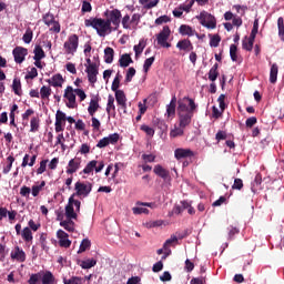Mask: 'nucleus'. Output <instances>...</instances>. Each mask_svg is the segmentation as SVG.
Returning a JSON list of instances; mask_svg holds the SVG:
<instances>
[{"label": "nucleus", "mask_w": 284, "mask_h": 284, "mask_svg": "<svg viewBox=\"0 0 284 284\" xmlns=\"http://www.w3.org/2000/svg\"><path fill=\"white\" fill-rule=\"evenodd\" d=\"M33 53L34 61H41V59H45V52L43 51V48H41V45H36Z\"/></svg>", "instance_id": "2f4dec72"}, {"label": "nucleus", "mask_w": 284, "mask_h": 284, "mask_svg": "<svg viewBox=\"0 0 284 284\" xmlns=\"http://www.w3.org/2000/svg\"><path fill=\"white\" fill-rule=\"evenodd\" d=\"M114 61V49L108 47L104 49V62L112 63Z\"/></svg>", "instance_id": "c756f323"}, {"label": "nucleus", "mask_w": 284, "mask_h": 284, "mask_svg": "<svg viewBox=\"0 0 284 284\" xmlns=\"http://www.w3.org/2000/svg\"><path fill=\"white\" fill-rule=\"evenodd\" d=\"M80 168H81V159L80 158L71 159L67 166V174H74L75 172H79Z\"/></svg>", "instance_id": "ddd939ff"}, {"label": "nucleus", "mask_w": 284, "mask_h": 284, "mask_svg": "<svg viewBox=\"0 0 284 284\" xmlns=\"http://www.w3.org/2000/svg\"><path fill=\"white\" fill-rule=\"evenodd\" d=\"M61 227H64L68 232H74V223L72 220L60 222Z\"/></svg>", "instance_id": "49530a36"}, {"label": "nucleus", "mask_w": 284, "mask_h": 284, "mask_svg": "<svg viewBox=\"0 0 284 284\" xmlns=\"http://www.w3.org/2000/svg\"><path fill=\"white\" fill-rule=\"evenodd\" d=\"M237 47L236 44H231L230 45V57L232 61H239V55L236 54L237 52Z\"/></svg>", "instance_id": "6e6d98bb"}, {"label": "nucleus", "mask_w": 284, "mask_h": 284, "mask_svg": "<svg viewBox=\"0 0 284 284\" xmlns=\"http://www.w3.org/2000/svg\"><path fill=\"white\" fill-rule=\"evenodd\" d=\"M64 99L68 100L67 108L74 110L77 108V94H74V89L72 87H67L64 90Z\"/></svg>", "instance_id": "1a4fd4ad"}, {"label": "nucleus", "mask_w": 284, "mask_h": 284, "mask_svg": "<svg viewBox=\"0 0 284 284\" xmlns=\"http://www.w3.org/2000/svg\"><path fill=\"white\" fill-rule=\"evenodd\" d=\"M105 138H106V141H108L109 145H116V143H119V139H121L119 133H112V134H109Z\"/></svg>", "instance_id": "c03bdc74"}, {"label": "nucleus", "mask_w": 284, "mask_h": 284, "mask_svg": "<svg viewBox=\"0 0 284 284\" xmlns=\"http://www.w3.org/2000/svg\"><path fill=\"white\" fill-rule=\"evenodd\" d=\"M119 85H121V73H116V75L112 82L111 90L113 92H119Z\"/></svg>", "instance_id": "de8ad7c7"}, {"label": "nucleus", "mask_w": 284, "mask_h": 284, "mask_svg": "<svg viewBox=\"0 0 284 284\" xmlns=\"http://www.w3.org/2000/svg\"><path fill=\"white\" fill-rule=\"evenodd\" d=\"M153 63H154V57L146 59L143 64V71L145 73L150 72V68H152Z\"/></svg>", "instance_id": "bf43d9fd"}, {"label": "nucleus", "mask_w": 284, "mask_h": 284, "mask_svg": "<svg viewBox=\"0 0 284 284\" xmlns=\"http://www.w3.org/2000/svg\"><path fill=\"white\" fill-rule=\"evenodd\" d=\"M39 243L44 252H49L50 246H48V234L41 233L39 237Z\"/></svg>", "instance_id": "f704fd0d"}, {"label": "nucleus", "mask_w": 284, "mask_h": 284, "mask_svg": "<svg viewBox=\"0 0 284 284\" xmlns=\"http://www.w3.org/2000/svg\"><path fill=\"white\" fill-rule=\"evenodd\" d=\"M43 23L50 28L52 23H54L57 20H54V14L48 12L42 17Z\"/></svg>", "instance_id": "37998d69"}, {"label": "nucleus", "mask_w": 284, "mask_h": 284, "mask_svg": "<svg viewBox=\"0 0 284 284\" xmlns=\"http://www.w3.org/2000/svg\"><path fill=\"white\" fill-rule=\"evenodd\" d=\"M21 236L23 239V241H26V243H30V241H32L33 236H32V230H30V227H24L21 232Z\"/></svg>", "instance_id": "58836bf2"}, {"label": "nucleus", "mask_w": 284, "mask_h": 284, "mask_svg": "<svg viewBox=\"0 0 284 284\" xmlns=\"http://www.w3.org/2000/svg\"><path fill=\"white\" fill-rule=\"evenodd\" d=\"M254 41L255 39L252 38H247L245 37L242 41V48L243 50H246V52H252L253 48H254Z\"/></svg>", "instance_id": "cd10ccee"}, {"label": "nucleus", "mask_w": 284, "mask_h": 284, "mask_svg": "<svg viewBox=\"0 0 284 284\" xmlns=\"http://www.w3.org/2000/svg\"><path fill=\"white\" fill-rule=\"evenodd\" d=\"M115 101L120 108H128V98H125L123 90L115 91Z\"/></svg>", "instance_id": "aec40b11"}, {"label": "nucleus", "mask_w": 284, "mask_h": 284, "mask_svg": "<svg viewBox=\"0 0 284 284\" xmlns=\"http://www.w3.org/2000/svg\"><path fill=\"white\" fill-rule=\"evenodd\" d=\"M142 161L144 163H154L156 161V155L154 154H142Z\"/></svg>", "instance_id": "052dcab7"}, {"label": "nucleus", "mask_w": 284, "mask_h": 284, "mask_svg": "<svg viewBox=\"0 0 284 284\" xmlns=\"http://www.w3.org/2000/svg\"><path fill=\"white\" fill-rule=\"evenodd\" d=\"M116 106L114 105V97L110 94L108 97V103H106V114L111 116H115Z\"/></svg>", "instance_id": "412c9836"}, {"label": "nucleus", "mask_w": 284, "mask_h": 284, "mask_svg": "<svg viewBox=\"0 0 284 284\" xmlns=\"http://www.w3.org/2000/svg\"><path fill=\"white\" fill-rule=\"evenodd\" d=\"M135 74H136V69H134V67L129 68L125 75V82L130 83L132 79H134Z\"/></svg>", "instance_id": "864d4df0"}, {"label": "nucleus", "mask_w": 284, "mask_h": 284, "mask_svg": "<svg viewBox=\"0 0 284 284\" xmlns=\"http://www.w3.org/2000/svg\"><path fill=\"white\" fill-rule=\"evenodd\" d=\"M174 156L178 161H181V159H192V156H194V151L190 149H176L174 151Z\"/></svg>", "instance_id": "2eb2a0df"}, {"label": "nucleus", "mask_w": 284, "mask_h": 284, "mask_svg": "<svg viewBox=\"0 0 284 284\" xmlns=\"http://www.w3.org/2000/svg\"><path fill=\"white\" fill-rule=\"evenodd\" d=\"M278 79V64L273 63L270 70V83H276Z\"/></svg>", "instance_id": "a878e982"}, {"label": "nucleus", "mask_w": 284, "mask_h": 284, "mask_svg": "<svg viewBox=\"0 0 284 284\" xmlns=\"http://www.w3.org/2000/svg\"><path fill=\"white\" fill-rule=\"evenodd\" d=\"M22 41L24 43H32V31L31 30L26 31V33L22 37Z\"/></svg>", "instance_id": "338daca9"}, {"label": "nucleus", "mask_w": 284, "mask_h": 284, "mask_svg": "<svg viewBox=\"0 0 284 284\" xmlns=\"http://www.w3.org/2000/svg\"><path fill=\"white\" fill-rule=\"evenodd\" d=\"M57 236L59 239L60 247H70V245H72V241H70L68 233L63 230H59L57 232Z\"/></svg>", "instance_id": "4468645a"}, {"label": "nucleus", "mask_w": 284, "mask_h": 284, "mask_svg": "<svg viewBox=\"0 0 284 284\" xmlns=\"http://www.w3.org/2000/svg\"><path fill=\"white\" fill-rule=\"evenodd\" d=\"M179 32L180 34H182V37H197L199 39V33L196 32V30L192 29V27L187 26V24H182L179 28Z\"/></svg>", "instance_id": "a211bd4d"}, {"label": "nucleus", "mask_w": 284, "mask_h": 284, "mask_svg": "<svg viewBox=\"0 0 284 284\" xmlns=\"http://www.w3.org/2000/svg\"><path fill=\"white\" fill-rule=\"evenodd\" d=\"M153 172L156 174V176L163 179V181H168L170 179V171H168V169L163 168L161 164H156L153 169Z\"/></svg>", "instance_id": "f3484780"}, {"label": "nucleus", "mask_w": 284, "mask_h": 284, "mask_svg": "<svg viewBox=\"0 0 284 284\" xmlns=\"http://www.w3.org/2000/svg\"><path fill=\"white\" fill-rule=\"evenodd\" d=\"M170 34H172L170 27L164 26L162 31L156 36L158 44L161 45L162 48H171L172 44L168 42V39H170Z\"/></svg>", "instance_id": "6e6552de"}, {"label": "nucleus", "mask_w": 284, "mask_h": 284, "mask_svg": "<svg viewBox=\"0 0 284 284\" xmlns=\"http://www.w3.org/2000/svg\"><path fill=\"white\" fill-rule=\"evenodd\" d=\"M54 274L50 271H40L30 275L28 284H54Z\"/></svg>", "instance_id": "f03ea898"}, {"label": "nucleus", "mask_w": 284, "mask_h": 284, "mask_svg": "<svg viewBox=\"0 0 284 284\" xmlns=\"http://www.w3.org/2000/svg\"><path fill=\"white\" fill-rule=\"evenodd\" d=\"M12 54L16 63H22L26 61V57H28V49L23 47H17L13 49Z\"/></svg>", "instance_id": "9b49d317"}, {"label": "nucleus", "mask_w": 284, "mask_h": 284, "mask_svg": "<svg viewBox=\"0 0 284 284\" xmlns=\"http://www.w3.org/2000/svg\"><path fill=\"white\" fill-rule=\"evenodd\" d=\"M7 161H8L9 164H7V165L3 168V170H2L3 174H10V170H12V163H14V156L9 155V156L7 158Z\"/></svg>", "instance_id": "3c124183"}, {"label": "nucleus", "mask_w": 284, "mask_h": 284, "mask_svg": "<svg viewBox=\"0 0 284 284\" xmlns=\"http://www.w3.org/2000/svg\"><path fill=\"white\" fill-rule=\"evenodd\" d=\"M41 120L39 116H33L30 120V132H39Z\"/></svg>", "instance_id": "473e14b6"}, {"label": "nucleus", "mask_w": 284, "mask_h": 284, "mask_svg": "<svg viewBox=\"0 0 284 284\" xmlns=\"http://www.w3.org/2000/svg\"><path fill=\"white\" fill-rule=\"evenodd\" d=\"M227 230H229V241H232L234 239V235L239 234L240 232L239 229L234 226H229Z\"/></svg>", "instance_id": "774afa93"}, {"label": "nucleus", "mask_w": 284, "mask_h": 284, "mask_svg": "<svg viewBox=\"0 0 284 284\" xmlns=\"http://www.w3.org/2000/svg\"><path fill=\"white\" fill-rule=\"evenodd\" d=\"M146 42L145 40H140L139 44H135L133 47V50L135 52V57H139V54H143V50H145Z\"/></svg>", "instance_id": "ea45409f"}, {"label": "nucleus", "mask_w": 284, "mask_h": 284, "mask_svg": "<svg viewBox=\"0 0 284 284\" xmlns=\"http://www.w3.org/2000/svg\"><path fill=\"white\" fill-rule=\"evenodd\" d=\"M209 79L214 83L219 79V63H215L209 71Z\"/></svg>", "instance_id": "72a5a7b5"}, {"label": "nucleus", "mask_w": 284, "mask_h": 284, "mask_svg": "<svg viewBox=\"0 0 284 284\" xmlns=\"http://www.w3.org/2000/svg\"><path fill=\"white\" fill-rule=\"evenodd\" d=\"M11 260L17 261L18 263H26V251L19 246H14V248L10 253Z\"/></svg>", "instance_id": "9d476101"}, {"label": "nucleus", "mask_w": 284, "mask_h": 284, "mask_svg": "<svg viewBox=\"0 0 284 284\" xmlns=\"http://www.w3.org/2000/svg\"><path fill=\"white\" fill-rule=\"evenodd\" d=\"M81 12H92V4L90 3V1H82Z\"/></svg>", "instance_id": "e2e57ef3"}, {"label": "nucleus", "mask_w": 284, "mask_h": 284, "mask_svg": "<svg viewBox=\"0 0 284 284\" xmlns=\"http://www.w3.org/2000/svg\"><path fill=\"white\" fill-rule=\"evenodd\" d=\"M184 130H185V128L184 126H180V124H179V126H175L174 129L171 130L170 136L172 139H176V136H183V134L185 132Z\"/></svg>", "instance_id": "c9c22d12"}, {"label": "nucleus", "mask_w": 284, "mask_h": 284, "mask_svg": "<svg viewBox=\"0 0 284 284\" xmlns=\"http://www.w3.org/2000/svg\"><path fill=\"white\" fill-rule=\"evenodd\" d=\"M12 90H13L14 94H17L18 97H21V81L20 80L13 79Z\"/></svg>", "instance_id": "8fccbe9b"}, {"label": "nucleus", "mask_w": 284, "mask_h": 284, "mask_svg": "<svg viewBox=\"0 0 284 284\" xmlns=\"http://www.w3.org/2000/svg\"><path fill=\"white\" fill-rule=\"evenodd\" d=\"M65 216L69 220L77 219V212H74V206L72 205V197H69L65 206Z\"/></svg>", "instance_id": "4be33fe9"}, {"label": "nucleus", "mask_w": 284, "mask_h": 284, "mask_svg": "<svg viewBox=\"0 0 284 284\" xmlns=\"http://www.w3.org/2000/svg\"><path fill=\"white\" fill-rule=\"evenodd\" d=\"M277 31H278L277 34H278L281 41H284V19H283V17H280L277 19Z\"/></svg>", "instance_id": "4c0bfd02"}, {"label": "nucleus", "mask_w": 284, "mask_h": 284, "mask_svg": "<svg viewBox=\"0 0 284 284\" xmlns=\"http://www.w3.org/2000/svg\"><path fill=\"white\" fill-rule=\"evenodd\" d=\"M176 48H179V50H184L185 52H190V50H194L192 42L187 39L179 41L176 44Z\"/></svg>", "instance_id": "5701e85b"}, {"label": "nucleus", "mask_w": 284, "mask_h": 284, "mask_svg": "<svg viewBox=\"0 0 284 284\" xmlns=\"http://www.w3.org/2000/svg\"><path fill=\"white\" fill-rule=\"evenodd\" d=\"M197 19L200 20L201 26L207 28L209 30H214V28H216V18H214L212 13L202 11Z\"/></svg>", "instance_id": "423d86ee"}, {"label": "nucleus", "mask_w": 284, "mask_h": 284, "mask_svg": "<svg viewBox=\"0 0 284 284\" xmlns=\"http://www.w3.org/2000/svg\"><path fill=\"white\" fill-rule=\"evenodd\" d=\"M52 94V89L50 87H45L43 85L41 89H40V99H50V95Z\"/></svg>", "instance_id": "a19ab883"}, {"label": "nucleus", "mask_w": 284, "mask_h": 284, "mask_svg": "<svg viewBox=\"0 0 284 284\" xmlns=\"http://www.w3.org/2000/svg\"><path fill=\"white\" fill-rule=\"evenodd\" d=\"M179 115V125L180 128H187L190 123H192V116H194V112L191 113H178Z\"/></svg>", "instance_id": "dca6fc26"}, {"label": "nucleus", "mask_w": 284, "mask_h": 284, "mask_svg": "<svg viewBox=\"0 0 284 284\" xmlns=\"http://www.w3.org/2000/svg\"><path fill=\"white\" fill-rule=\"evenodd\" d=\"M94 265H97L95 258H87L80 262V267H82V270H91Z\"/></svg>", "instance_id": "7c9ffc66"}, {"label": "nucleus", "mask_w": 284, "mask_h": 284, "mask_svg": "<svg viewBox=\"0 0 284 284\" xmlns=\"http://www.w3.org/2000/svg\"><path fill=\"white\" fill-rule=\"evenodd\" d=\"M174 243H179V237H176V235H171V237L163 244L164 250H170Z\"/></svg>", "instance_id": "a18cd8bd"}, {"label": "nucleus", "mask_w": 284, "mask_h": 284, "mask_svg": "<svg viewBox=\"0 0 284 284\" xmlns=\"http://www.w3.org/2000/svg\"><path fill=\"white\" fill-rule=\"evenodd\" d=\"M133 214H149L150 210L144 207L143 205L134 206L132 209Z\"/></svg>", "instance_id": "4d7b16f0"}, {"label": "nucleus", "mask_w": 284, "mask_h": 284, "mask_svg": "<svg viewBox=\"0 0 284 284\" xmlns=\"http://www.w3.org/2000/svg\"><path fill=\"white\" fill-rule=\"evenodd\" d=\"M65 54H74L79 50V36L71 34L63 44Z\"/></svg>", "instance_id": "0eeeda50"}, {"label": "nucleus", "mask_w": 284, "mask_h": 284, "mask_svg": "<svg viewBox=\"0 0 284 284\" xmlns=\"http://www.w3.org/2000/svg\"><path fill=\"white\" fill-rule=\"evenodd\" d=\"M174 114H176V97H173L166 105V116H174Z\"/></svg>", "instance_id": "b1692460"}, {"label": "nucleus", "mask_w": 284, "mask_h": 284, "mask_svg": "<svg viewBox=\"0 0 284 284\" xmlns=\"http://www.w3.org/2000/svg\"><path fill=\"white\" fill-rule=\"evenodd\" d=\"M140 130H142V132H145V134H148V136H154V129H152L148 124H142Z\"/></svg>", "instance_id": "680f3d73"}, {"label": "nucleus", "mask_w": 284, "mask_h": 284, "mask_svg": "<svg viewBox=\"0 0 284 284\" xmlns=\"http://www.w3.org/2000/svg\"><path fill=\"white\" fill-rule=\"evenodd\" d=\"M256 34H258V19H255L253 22V28H252L250 38L256 40Z\"/></svg>", "instance_id": "13d9d810"}, {"label": "nucleus", "mask_w": 284, "mask_h": 284, "mask_svg": "<svg viewBox=\"0 0 284 284\" xmlns=\"http://www.w3.org/2000/svg\"><path fill=\"white\" fill-rule=\"evenodd\" d=\"M64 284H83V280L81 277H71L70 280H64Z\"/></svg>", "instance_id": "69168bd1"}, {"label": "nucleus", "mask_w": 284, "mask_h": 284, "mask_svg": "<svg viewBox=\"0 0 284 284\" xmlns=\"http://www.w3.org/2000/svg\"><path fill=\"white\" fill-rule=\"evenodd\" d=\"M85 72L88 74L89 82L94 84L97 82V74H99V68L97 67V63L87 65Z\"/></svg>", "instance_id": "f8f14e48"}, {"label": "nucleus", "mask_w": 284, "mask_h": 284, "mask_svg": "<svg viewBox=\"0 0 284 284\" xmlns=\"http://www.w3.org/2000/svg\"><path fill=\"white\" fill-rule=\"evenodd\" d=\"M195 108L196 103H194V100L190 98H183V100L178 101V114H187L194 112Z\"/></svg>", "instance_id": "20e7f679"}, {"label": "nucleus", "mask_w": 284, "mask_h": 284, "mask_svg": "<svg viewBox=\"0 0 284 284\" xmlns=\"http://www.w3.org/2000/svg\"><path fill=\"white\" fill-rule=\"evenodd\" d=\"M132 19H130V14H125L122 18V28H124V30H130L132 27Z\"/></svg>", "instance_id": "603ef678"}, {"label": "nucleus", "mask_w": 284, "mask_h": 284, "mask_svg": "<svg viewBox=\"0 0 284 284\" xmlns=\"http://www.w3.org/2000/svg\"><path fill=\"white\" fill-rule=\"evenodd\" d=\"M119 63L120 68H128L130 63H134V61L132 60V57H130V54L124 53L120 57Z\"/></svg>", "instance_id": "393cba45"}, {"label": "nucleus", "mask_w": 284, "mask_h": 284, "mask_svg": "<svg viewBox=\"0 0 284 284\" xmlns=\"http://www.w3.org/2000/svg\"><path fill=\"white\" fill-rule=\"evenodd\" d=\"M47 83H49V85H52V88H62L63 87V75H61V73H57V74L52 75L51 79H48Z\"/></svg>", "instance_id": "6ab92c4d"}, {"label": "nucleus", "mask_w": 284, "mask_h": 284, "mask_svg": "<svg viewBox=\"0 0 284 284\" xmlns=\"http://www.w3.org/2000/svg\"><path fill=\"white\" fill-rule=\"evenodd\" d=\"M219 43H221V36H219V34L211 36L210 47L219 48Z\"/></svg>", "instance_id": "5fc2aeb1"}, {"label": "nucleus", "mask_w": 284, "mask_h": 284, "mask_svg": "<svg viewBox=\"0 0 284 284\" xmlns=\"http://www.w3.org/2000/svg\"><path fill=\"white\" fill-rule=\"evenodd\" d=\"M100 105H99V101L95 99H91L89 106H88V112L90 114V116H93L94 114H97V111L99 110Z\"/></svg>", "instance_id": "c85d7f7f"}, {"label": "nucleus", "mask_w": 284, "mask_h": 284, "mask_svg": "<svg viewBox=\"0 0 284 284\" xmlns=\"http://www.w3.org/2000/svg\"><path fill=\"white\" fill-rule=\"evenodd\" d=\"M85 28H93L100 37H108L112 33V27L103 18H89L84 20Z\"/></svg>", "instance_id": "f257e3e1"}, {"label": "nucleus", "mask_w": 284, "mask_h": 284, "mask_svg": "<svg viewBox=\"0 0 284 284\" xmlns=\"http://www.w3.org/2000/svg\"><path fill=\"white\" fill-rule=\"evenodd\" d=\"M47 168H48V160H42L40 162V166L37 170V174H43V172H45Z\"/></svg>", "instance_id": "0e129e2a"}, {"label": "nucleus", "mask_w": 284, "mask_h": 284, "mask_svg": "<svg viewBox=\"0 0 284 284\" xmlns=\"http://www.w3.org/2000/svg\"><path fill=\"white\" fill-rule=\"evenodd\" d=\"M105 21L109 23V26L112 28V26H115V28H119L121 24V11L119 9L113 10H106L104 12Z\"/></svg>", "instance_id": "39448f33"}, {"label": "nucleus", "mask_w": 284, "mask_h": 284, "mask_svg": "<svg viewBox=\"0 0 284 284\" xmlns=\"http://www.w3.org/2000/svg\"><path fill=\"white\" fill-rule=\"evenodd\" d=\"M263 183V179L261 178V174H257L252 183L251 190L253 194H256V187Z\"/></svg>", "instance_id": "09e8293b"}, {"label": "nucleus", "mask_w": 284, "mask_h": 284, "mask_svg": "<svg viewBox=\"0 0 284 284\" xmlns=\"http://www.w3.org/2000/svg\"><path fill=\"white\" fill-rule=\"evenodd\" d=\"M153 125L160 130V132L163 134V132H168V124L164 120H161L159 118L153 119Z\"/></svg>", "instance_id": "bb28decb"}, {"label": "nucleus", "mask_w": 284, "mask_h": 284, "mask_svg": "<svg viewBox=\"0 0 284 284\" xmlns=\"http://www.w3.org/2000/svg\"><path fill=\"white\" fill-rule=\"evenodd\" d=\"M75 190V196H79V199H88L90 196V192H92V183L90 182H80L78 181L74 184Z\"/></svg>", "instance_id": "7ed1b4c3"}, {"label": "nucleus", "mask_w": 284, "mask_h": 284, "mask_svg": "<svg viewBox=\"0 0 284 284\" xmlns=\"http://www.w3.org/2000/svg\"><path fill=\"white\" fill-rule=\"evenodd\" d=\"M91 245H92V242H90L88 239H83L80 244L78 254H83V252H85V250H90Z\"/></svg>", "instance_id": "79ce46f5"}, {"label": "nucleus", "mask_w": 284, "mask_h": 284, "mask_svg": "<svg viewBox=\"0 0 284 284\" xmlns=\"http://www.w3.org/2000/svg\"><path fill=\"white\" fill-rule=\"evenodd\" d=\"M99 162L97 160H93V161H90L85 168L83 169V174H92V172H94L95 168H97V164Z\"/></svg>", "instance_id": "e433bc0d"}]
</instances>
